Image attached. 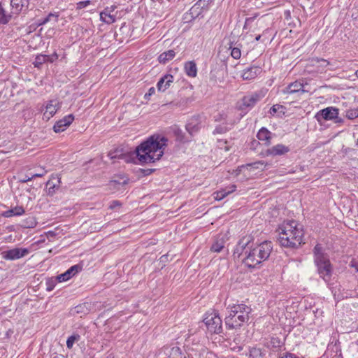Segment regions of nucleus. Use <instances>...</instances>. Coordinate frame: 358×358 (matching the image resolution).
<instances>
[{"label":"nucleus","instance_id":"nucleus-1","mask_svg":"<svg viewBox=\"0 0 358 358\" xmlns=\"http://www.w3.org/2000/svg\"><path fill=\"white\" fill-rule=\"evenodd\" d=\"M167 141L164 136L153 135L137 146L133 152L124 153L122 150L117 149L110 151L108 157L111 159H123L127 163L131 162L134 157L141 164L154 163L163 156Z\"/></svg>","mask_w":358,"mask_h":358},{"label":"nucleus","instance_id":"nucleus-2","mask_svg":"<svg viewBox=\"0 0 358 358\" xmlns=\"http://www.w3.org/2000/svg\"><path fill=\"white\" fill-rule=\"evenodd\" d=\"M273 250L271 241H264L259 244L254 243L251 235L243 236L234 249L235 257H242V262L249 268H255L268 259Z\"/></svg>","mask_w":358,"mask_h":358},{"label":"nucleus","instance_id":"nucleus-3","mask_svg":"<svg viewBox=\"0 0 358 358\" xmlns=\"http://www.w3.org/2000/svg\"><path fill=\"white\" fill-rule=\"evenodd\" d=\"M279 243L285 248H296L303 243V226L296 220L284 222L278 229Z\"/></svg>","mask_w":358,"mask_h":358},{"label":"nucleus","instance_id":"nucleus-4","mask_svg":"<svg viewBox=\"0 0 358 358\" xmlns=\"http://www.w3.org/2000/svg\"><path fill=\"white\" fill-rule=\"evenodd\" d=\"M230 309L229 315L225 317V324L229 329L240 327L243 324L248 322L251 313V308L245 304H234L227 308Z\"/></svg>","mask_w":358,"mask_h":358},{"label":"nucleus","instance_id":"nucleus-5","mask_svg":"<svg viewBox=\"0 0 358 358\" xmlns=\"http://www.w3.org/2000/svg\"><path fill=\"white\" fill-rule=\"evenodd\" d=\"M315 263L317 267L320 276L328 282L331 275L332 266L329 262L328 255L324 252L320 244H317L313 249Z\"/></svg>","mask_w":358,"mask_h":358},{"label":"nucleus","instance_id":"nucleus-6","mask_svg":"<svg viewBox=\"0 0 358 358\" xmlns=\"http://www.w3.org/2000/svg\"><path fill=\"white\" fill-rule=\"evenodd\" d=\"M203 322L211 334H219L222 331V321L218 313L215 310L207 312L203 319Z\"/></svg>","mask_w":358,"mask_h":358},{"label":"nucleus","instance_id":"nucleus-7","mask_svg":"<svg viewBox=\"0 0 358 358\" xmlns=\"http://www.w3.org/2000/svg\"><path fill=\"white\" fill-rule=\"evenodd\" d=\"M355 96L353 94L352 90H339L337 92V115L339 110H344V109L351 108L355 104Z\"/></svg>","mask_w":358,"mask_h":358},{"label":"nucleus","instance_id":"nucleus-8","mask_svg":"<svg viewBox=\"0 0 358 358\" xmlns=\"http://www.w3.org/2000/svg\"><path fill=\"white\" fill-rule=\"evenodd\" d=\"M305 85L299 80H296L289 83L286 87L282 90L283 94H303L308 92V90L305 89Z\"/></svg>","mask_w":358,"mask_h":358},{"label":"nucleus","instance_id":"nucleus-9","mask_svg":"<svg viewBox=\"0 0 358 358\" xmlns=\"http://www.w3.org/2000/svg\"><path fill=\"white\" fill-rule=\"evenodd\" d=\"M29 0H11L12 14L27 13L29 10Z\"/></svg>","mask_w":358,"mask_h":358},{"label":"nucleus","instance_id":"nucleus-10","mask_svg":"<svg viewBox=\"0 0 358 358\" xmlns=\"http://www.w3.org/2000/svg\"><path fill=\"white\" fill-rule=\"evenodd\" d=\"M29 253L27 248H13L2 252L3 258L7 260L18 259L26 256Z\"/></svg>","mask_w":358,"mask_h":358},{"label":"nucleus","instance_id":"nucleus-11","mask_svg":"<svg viewBox=\"0 0 358 358\" xmlns=\"http://www.w3.org/2000/svg\"><path fill=\"white\" fill-rule=\"evenodd\" d=\"M239 31H236V29H234V31L231 33L229 37V49L231 50V55L235 59H240L241 56V51L240 47H234V45L236 43V36H238Z\"/></svg>","mask_w":358,"mask_h":358},{"label":"nucleus","instance_id":"nucleus-12","mask_svg":"<svg viewBox=\"0 0 358 358\" xmlns=\"http://www.w3.org/2000/svg\"><path fill=\"white\" fill-rule=\"evenodd\" d=\"M317 120L321 122L322 120H330L336 118V108L328 107L320 110L315 115Z\"/></svg>","mask_w":358,"mask_h":358},{"label":"nucleus","instance_id":"nucleus-13","mask_svg":"<svg viewBox=\"0 0 358 358\" xmlns=\"http://www.w3.org/2000/svg\"><path fill=\"white\" fill-rule=\"evenodd\" d=\"M74 116L71 114L63 117L62 120L56 122L53 126V130L56 133L64 131L73 121Z\"/></svg>","mask_w":358,"mask_h":358},{"label":"nucleus","instance_id":"nucleus-14","mask_svg":"<svg viewBox=\"0 0 358 358\" xmlns=\"http://www.w3.org/2000/svg\"><path fill=\"white\" fill-rule=\"evenodd\" d=\"M262 99V96L258 93H253L250 95H247L242 99L241 109L245 108L253 107L258 101Z\"/></svg>","mask_w":358,"mask_h":358},{"label":"nucleus","instance_id":"nucleus-15","mask_svg":"<svg viewBox=\"0 0 358 358\" xmlns=\"http://www.w3.org/2000/svg\"><path fill=\"white\" fill-rule=\"evenodd\" d=\"M289 151V148L282 144H278L266 150L264 152L265 156H277L284 155Z\"/></svg>","mask_w":358,"mask_h":358},{"label":"nucleus","instance_id":"nucleus-16","mask_svg":"<svg viewBox=\"0 0 358 358\" xmlns=\"http://www.w3.org/2000/svg\"><path fill=\"white\" fill-rule=\"evenodd\" d=\"M82 267L78 265L72 266L69 268L66 272L62 274H60L57 276V280L59 282H64L70 278H71L73 275H75L77 273H78L81 270Z\"/></svg>","mask_w":358,"mask_h":358},{"label":"nucleus","instance_id":"nucleus-17","mask_svg":"<svg viewBox=\"0 0 358 358\" xmlns=\"http://www.w3.org/2000/svg\"><path fill=\"white\" fill-rule=\"evenodd\" d=\"M61 184V178L58 176L52 177L46 182L47 193L50 196H52L59 189Z\"/></svg>","mask_w":358,"mask_h":358},{"label":"nucleus","instance_id":"nucleus-18","mask_svg":"<svg viewBox=\"0 0 358 358\" xmlns=\"http://www.w3.org/2000/svg\"><path fill=\"white\" fill-rule=\"evenodd\" d=\"M60 103L57 100H50L46 105V110L43 115L48 119H50L51 117H53L58 109L60 108Z\"/></svg>","mask_w":358,"mask_h":358},{"label":"nucleus","instance_id":"nucleus-19","mask_svg":"<svg viewBox=\"0 0 358 358\" xmlns=\"http://www.w3.org/2000/svg\"><path fill=\"white\" fill-rule=\"evenodd\" d=\"M261 72L260 68L257 66H251L245 69L242 73L243 80H250L255 78Z\"/></svg>","mask_w":358,"mask_h":358},{"label":"nucleus","instance_id":"nucleus-20","mask_svg":"<svg viewBox=\"0 0 358 358\" xmlns=\"http://www.w3.org/2000/svg\"><path fill=\"white\" fill-rule=\"evenodd\" d=\"M173 82V76L171 74H166L159 79L157 87L159 91L164 92Z\"/></svg>","mask_w":358,"mask_h":358},{"label":"nucleus","instance_id":"nucleus-21","mask_svg":"<svg viewBox=\"0 0 358 358\" xmlns=\"http://www.w3.org/2000/svg\"><path fill=\"white\" fill-rule=\"evenodd\" d=\"M257 137L259 141H264L266 145H269L271 143V133L265 127H262L259 129Z\"/></svg>","mask_w":358,"mask_h":358},{"label":"nucleus","instance_id":"nucleus-22","mask_svg":"<svg viewBox=\"0 0 358 358\" xmlns=\"http://www.w3.org/2000/svg\"><path fill=\"white\" fill-rule=\"evenodd\" d=\"M25 210L22 206H17L11 209L3 212L0 216L4 217H10L13 216H20L24 213Z\"/></svg>","mask_w":358,"mask_h":358},{"label":"nucleus","instance_id":"nucleus-23","mask_svg":"<svg viewBox=\"0 0 358 358\" xmlns=\"http://www.w3.org/2000/svg\"><path fill=\"white\" fill-rule=\"evenodd\" d=\"M185 71L186 74L191 78H194L197 75L196 64L194 61H189L185 64Z\"/></svg>","mask_w":358,"mask_h":358},{"label":"nucleus","instance_id":"nucleus-24","mask_svg":"<svg viewBox=\"0 0 358 358\" xmlns=\"http://www.w3.org/2000/svg\"><path fill=\"white\" fill-rule=\"evenodd\" d=\"M116 8V6H111L110 7H106L103 10V13H106L104 15L106 16L107 18L106 20H104L106 24H110L115 22L116 17L114 15H112L111 13L113 12Z\"/></svg>","mask_w":358,"mask_h":358},{"label":"nucleus","instance_id":"nucleus-25","mask_svg":"<svg viewBox=\"0 0 358 358\" xmlns=\"http://www.w3.org/2000/svg\"><path fill=\"white\" fill-rule=\"evenodd\" d=\"M175 56V52L173 50H169L166 52H162L159 55L158 60L159 63L166 64L168 61L172 59Z\"/></svg>","mask_w":358,"mask_h":358},{"label":"nucleus","instance_id":"nucleus-26","mask_svg":"<svg viewBox=\"0 0 358 358\" xmlns=\"http://www.w3.org/2000/svg\"><path fill=\"white\" fill-rule=\"evenodd\" d=\"M236 186L235 185H233L231 187H229V189L227 191L226 189H221L215 193V199L219 201L222 200L224 197H226L229 194L234 192L236 190Z\"/></svg>","mask_w":358,"mask_h":358},{"label":"nucleus","instance_id":"nucleus-27","mask_svg":"<svg viewBox=\"0 0 358 358\" xmlns=\"http://www.w3.org/2000/svg\"><path fill=\"white\" fill-rule=\"evenodd\" d=\"M12 18V15L8 13L0 3V24H6Z\"/></svg>","mask_w":358,"mask_h":358},{"label":"nucleus","instance_id":"nucleus-28","mask_svg":"<svg viewBox=\"0 0 358 358\" xmlns=\"http://www.w3.org/2000/svg\"><path fill=\"white\" fill-rule=\"evenodd\" d=\"M58 17L59 15L57 14L50 13L45 17L38 20V24L43 25L51 21L57 22L58 21Z\"/></svg>","mask_w":358,"mask_h":358},{"label":"nucleus","instance_id":"nucleus-29","mask_svg":"<svg viewBox=\"0 0 358 358\" xmlns=\"http://www.w3.org/2000/svg\"><path fill=\"white\" fill-rule=\"evenodd\" d=\"M224 243L223 238H217L211 245L210 250L215 252H220L224 248Z\"/></svg>","mask_w":358,"mask_h":358},{"label":"nucleus","instance_id":"nucleus-30","mask_svg":"<svg viewBox=\"0 0 358 358\" xmlns=\"http://www.w3.org/2000/svg\"><path fill=\"white\" fill-rule=\"evenodd\" d=\"M343 113H345V116L349 120H354L358 117V108L353 106L351 108L344 109Z\"/></svg>","mask_w":358,"mask_h":358},{"label":"nucleus","instance_id":"nucleus-31","mask_svg":"<svg viewBox=\"0 0 358 358\" xmlns=\"http://www.w3.org/2000/svg\"><path fill=\"white\" fill-rule=\"evenodd\" d=\"M264 351L259 348L253 347L249 350V358H264Z\"/></svg>","mask_w":358,"mask_h":358},{"label":"nucleus","instance_id":"nucleus-32","mask_svg":"<svg viewBox=\"0 0 358 358\" xmlns=\"http://www.w3.org/2000/svg\"><path fill=\"white\" fill-rule=\"evenodd\" d=\"M48 55H38L36 57L33 64L35 67L39 69L43 64L48 62Z\"/></svg>","mask_w":358,"mask_h":358},{"label":"nucleus","instance_id":"nucleus-33","mask_svg":"<svg viewBox=\"0 0 358 358\" xmlns=\"http://www.w3.org/2000/svg\"><path fill=\"white\" fill-rule=\"evenodd\" d=\"M230 128H229L227 124H219L215 127L214 131H213V134H222L227 133L229 131Z\"/></svg>","mask_w":358,"mask_h":358},{"label":"nucleus","instance_id":"nucleus-34","mask_svg":"<svg viewBox=\"0 0 358 358\" xmlns=\"http://www.w3.org/2000/svg\"><path fill=\"white\" fill-rule=\"evenodd\" d=\"M281 346V341L278 338H272L268 344V347L275 350L278 349Z\"/></svg>","mask_w":358,"mask_h":358},{"label":"nucleus","instance_id":"nucleus-35","mask_svg":"<svg viewBox=\"0 0 358 358\" xmlns=\"http://www.w3.org/2000/svg\"><path fill=\"white\" fill-rule=\"evenodd\" d=\"M80 338V336L78 334L72 335L69 336L66 341V347L69 349L72 348L74 343L77 341H78Z\"/></svg>","mask_w":358,"mask_h":358},{"label":"nucleus","instance_id":"nucleus-36","mask_svg":"<svg viewBox=\"0 0 358 358\" xmlns=\"http://www.w3.org/2000/svg\"><path fill=\"white\" fill-rule=\"evenodd\" d=\"M57 280H57L48 279L46 282V290L48 292L53 290V289L55 288V287L56 285Z\"/></svg>","mask_w":358,"mask_h":358},{"label":"nucleus","instance_id":"nucleus-37","mask_svg":"<svg viewBox=\"0 0 358 358\" xmlns=\"http://www.w3.org/2000/svg\"><path fill=\"white\" fill-rule=\"evenodd\" d=\"M234 342L237 345V346H233L231 348L234 350H237L238 352L243 350V345L241 343L240 338L236 337L234 340Z\"/></svg>","mask_w":358,"mask_h":358},{"label":"nucleus","instance_id":"nucleus-38","mask_svg":"<svg viewBox=\"0 0 358 358\" xmlns=\"http://www.w3.org/2000/svg\"><path fill=\"white\" fill-rule=\"evenodd\" d=\"M46 173V171L43 170L42 172H38V173L33 174L31 177H28L27 180H22L21 181L22 182H26L28 181L31 180L32 179L36 178V177H42Z\"/></svg>","mask_w":358,"mask_h":358},{"label":"nucleus","instance_id":"nucleus-39","mask_svg":"<svg viewBox=\"0 0 358 358\" xmlns=\"http://www.w3.org/2000/svg\"><path fill=\"white\" fill-rule=\"evenodd\" d=\"M75 311L76 313H83L85 314L87 311V308L85 305L80 304L75 307Z\"/></svg>","mask_w":358,"mask_h":358},{"label":"nucleus","instance_id":"nucleus-40","mask_svg":"<svg viewBox=\"0 0 358 358\" xmlns=\"http://www.w3.org/2000/svg\"><path fill=\"white\" fill-rule=\"evenodd\" d=\"M111 182L115 183V184L124 185L127 184L128 178L122 177V178H120L119 180H113L111 181Z\"/></svg>","mask_w":358,"mask_h":358},{"label":"nucleus","instance_id":"nucleus-41","mask_svg":"<svg viewBox=\"0 0 358 358\" xmlns=\"http://www.w3.org/2000/svg\"><path fill=\"white\" fill-rule=\"evenodd\" d=\"M282 108V106H281V105H279V104L273 105L269 110L270 115H274L279 110V109Z\"/></svg>","mask_w":358,"mask_h":358},{"label":"nucleus","instance_id":"nucleus-42","mask_svg":"<svg viewBox=\"0 0 358 358\" xmlns=\"http://www.w3.org/2000/svg\"><path fill=\"white\" fill-rule=\"evenodd\" d=\"M250 166H252L253 169H262L263 166H266V164H265L264 162L259 161V162H256L253 164H251Z\"/></svg>","mask_w":358,"mask_h":358},{"label":"nucleus","instance_id":"nucleus-43","mask_svg":"<svg viewBox=\"0 0 358 358\" xmlns=\"http://www.w3.org/2000/svg\"><path fill=\"white\" fill-rule=\"evenodd\" d=\"M90 3L89 0L80 1L77 3V8L82 9L87 7Z\"/></svg>","mask_w":358,"mask_h":358},{"label":"nucleus","instance_id":"nucleus-44","mask_svg":"<svg viewBox=\"0 0 358 358\" xmlns=\"http://www.w3.org/2000/svg\"><path fill=\"white\" fill-rule=\"evenodd\" d=\"M198 127H196V126H192L191 124H188L187 126H186V129L188 131V132L190 134H192L194 132H196L198 131Z\"/></svg>","mask_w":358,"mask_h":358},{"label":"nucleus","instance_id":"nucleus-45","mask_svg":"<svg viewBox=\"0 0 358 358\" xmlns=\"http://www.w3.org/2000/svg\"><path fill=\"white\" fill-rule=\"evenodd\" d=\"M279 358H299V357L292 353L284 352L282 354H280V355L279 356Z\"/></svg>","mask_w":358,"mask_h":358},{"label":"nucleus","instance_id":"nucleus-46","mask_svg":"<svg viewBox=\"0 0 358 358\" xmlns=\"http://www.w3.org/2000/svg\"><path fill=\"white\" fill-rule=\"evenodd\" d=\"M48 62L52 63L58 59V55L57 53L55 52L51 55H48Z\"/></svg>","mask_w":358,"mask_h":358},{"label":"nucleus","instance_id":"nucleus-47","mask_svg":"<svg viewBox=\"0 0 358 358\" xmlns=\"http://www.w3.org/2000/svg\"><path fill=\"white\" fill-rule=\"evenodd\" d=\"M215 121L219 122L226 120V115L224 113H219L214 117Z\"/></svg>","mask_w":358,"mask_h":358},{"label":"nucleus","instance_id":"nucleus-48","mask_svg":"<svg viewBox=\"0 0 358 358\" xmlns=\"http://www.w3.org/2000/svg\"><path fill=\"white\" fill-rule=\"evenodd\" d=\"M121 203L119 201H113L112 203H110V209H114L117 206H120Z\"/></svg>","mask_w":358,"mask_h":358},{"label":"nucleus","instance_id":"nucleus-49","mask_svg":"<svg viewBox=\"0 0 358 358\" xmlns=\"http://www.w3.org/2000/svg\"><path fill=\"white\" fill-rule=\"evenodd\" d=\"M36 225V222L34 220H31L30 222L27 223L26 225H24V227L26 228H34Z\"/></svg>","mask_w":358,"mask_h":358},{"label":"nucleus","instance_id":"nucleus-50","mask_svg":"<svg viewBox=\"0 0 358 358\" xmlns=\"http://www.w3.org/2000/svg\"><path fill=\"white\" fill-rule=\"evenodd\" d=\"M155 92V90L154 87L150 88L148 93L145 94V98L147 99L148 96H151Z\"/></svg>","mask_w":358,"mask_h":358},{"label":"nucleus","instance_id":"nucleus-51","mask_svg":"<svg viewBox=\"0 0 358 358\" xmlns=\"http://www.w3.org/2000/svg\"><path fill=\"white\" fill-rule=\"evenodd\" d=\"M154 171V169H143L142 172L144 174V176H148L152 173Z\"/></svg>","mask_w":358,"mask_h":358},{"label":"nucleus","instance_id":"nucleus-52","mask_svg":"<svg viewBox=\"0 0 358 358\" xmlns=\"http://www.w3.org/2000/svg\"><path fill=\"white\" fill-rule=\"evenodd\" d=\"M351 151H352V149H351L350 148H347V147L345 148V146H343L342 150H341V152L345 155L348 154Z\"/></svg>","mask_w":358,"mask_h":358},{"label":"nucleus","instance_id":"nucleus-53","mask_svg":"<svg viewBox=\"0 0 358 358\" xmlns=\"http://www.w3.org/2000/svg\"><path fill=\"white\" fill-rule=\"evenodd\" d=\"M104 14H106V13H103V11H101L100 13V20H101V21H102L103 22L105 23L104 20H106L107 18H106V16L104 15Z\"/></svg>","mask_w":358,"mask_h":358},{"label":"nucleus","instance_id":"nucleus-54","mask_svg":"<svg viewBox=\"0 0 358 358\" xmlns=\"http://www.w3.org/2000/svg\"><path fill=\"white\" fill-rule=\"evenodd\" d=\"M350 266L352 267H354L355 268L356 271L358 272V263L351 262Z\"/></svg>","mask_w":358,"mask_h":358},{"label":"nucleus","instance_id":"nucleus-55","mask_svg":"<svg viewBox=\"0 0 358 358\" xmlns=\"http://www.w3.org/2000/svg\"><path fill=\"white\" fill-rule=\"evenodd\" d=\"M217 142L219 143V146H222V145L227 143V141L222 139H218Z\"/></svg>","mask_w":358,"mask_h":358},{"label":"nucleus","instance_id":"nucleus-56","mask_svg":"<svg viewBox=\"0 0 358 358\" xmlns=\"http://www.w3.org/2000/svg\"><path fill=\"white\" fill-rule=\"evenodd\" d=\"M174 132H175V134H176V135L179 136V135H180V134H181L182 131H181L180 129H177L176 130H175V131H174Z\"/></svg>","mask_w":358,"mask_h":358},{"label":"nucleus","instance_id":"nucleus-57","mask_svg":"<svg viewBox=\"0 0 358 358\" xmlns=\"http://www.w3.org/2000/svg\"><path fill=\"white\" fill-rule=\"evenodd\" d=\"M260 38H261V35H258L257 36H256L255 41H259Z\"/></svg>","mask_w":358,"mask_h":358},{"label":"nucleus","instance_id":"nucleus-58","mask_svg":"<svg viewBox=\"0 0 358 358\" xmlns=\"http://www.w3.org/2000/svg\"><path fill=\"white\" fill-rule=\"evenodd\" d=\"M48 234L51 236H53L55 235V233L53 231H48Z\"/></svg>","mask_w":358,"mask_h":358},{"label":"nucleus","instance_id":"nucleus-59","mask_svg":"<svg viewBox=\"0 0 358 358\" xmlns=\"http://www.w3.org/2000/svg\"><path fill=\"white\" fill-rule=\"evenodd\" d=\"M355 145L358 148V139L356 141Z\"/></svg>","mask_w":358,"mask_h":358},{"label":"nucleus","instance_id":"nucleus-60","mask_svg":"<svg viewBox=\"0 0 358 358\" xmlns=\"http://www.w3.org/2000/svg\"><path fill=\"white\" fill-rule=\"evenodd\" d=\"M356 76L358 77V69L357 70L356 73H355Z\"/></svg>","mask_w":358,"mask_h":358},{"label":"nucleus","instance_id":"nucleus-61","mask_svg":"<svg viewBox=\"0 0 358 358\" xmlns=\"http://www.w3.org/2000/svg\"><path fill=\"white\" fill-rule=\"evenodd\" d=\"M107 358H109V357H107Z\"/></svg>","mask_w":358,"mask_h":358}]
</instances>
